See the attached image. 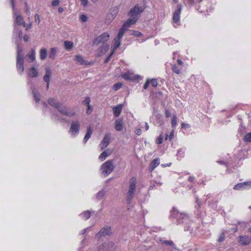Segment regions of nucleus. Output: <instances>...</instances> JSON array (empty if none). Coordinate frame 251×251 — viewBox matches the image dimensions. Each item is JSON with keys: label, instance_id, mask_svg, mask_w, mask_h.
Here are the masks:
<instances>
[{"label": "nucleus", "instance_id": "9b49d317", "mask_svg": "<svg viewBox=\"0 0 251 251\" xmlns=\"http://www.w3.org/2000/svg\"><path fill=\"white\" fill-rule=\"evenodd\" d=\"M239 242L242 245H247L251 242V238L248 236H240Z\"/></svg>", "mask_w": 251, "mask_h": 251}, {"label": "nucleus", "instance_id": "5fc2aeb1", "mask_svg": "<svg viewBox=\"0 0 251 251\" xmlns=\"http://www.w3.org/2000/svg\"><path fill=\"white\" fill-rule=\"evenodd\" d=\"M81 4L84 6H86L88 4V0H80Z\"/></svg>", "mask_w": 251, "mask_h": 251}, {"label": "nucleus", "instance_id": "dca6fc26", "mask_svg": "<svg viewBox=\"0 0 251 251\" xmlns=\"http://www.w3.org/2000/svg\"><path fill=\"white\" fill-rule=\"evenodd\" d=\"M245 187H251V181L238 183L234 186L233 188H242Z\"/></svg>", "mask_w": 251, "mask_h": 251}, {"label": "nucleus", "instance_id": "c03bdc74", "mask_svg": "<svg viewBox=\"0 0 251 251\" xmlns=\"http://www.w3.org/2000/svg\"><path fill=\"white\" fill-rule=\"evenodd\" d=\"M173 70L175 73H176L177 74H179L180 73V70L176 65L173 66Z\"/></svg>", "mask_w": 251, "mask_h": 251}, {"label": "nucleus", "instance_id": "e2e57ef3", "mask_svg": "<svg viewBox=\"0 0 251 251\" xmlns=\"http://www.w3.org/2000/svg\"><path fill=\"white\" fill-rule=\"evenodd\" d=\"M174 131L172 130L170 134V136H169L170 140H171L173 138L174 135Z\"/></svg>", "mask_w": 251, "mask_h": 251}, {"label": "nucleus", "instance_id": "680f3d73", "mask_svg": "<svg viewBox=\"0 0 251 251\" xmlns=\"http://www.w3.org/2000/svg\"><path fill=\"white\" fill-rule=\"evenodd\" d=\"M149 80H148V81H147L145 83V84H144V89H146L148 88V86H149Z\"/></svg>", "mask_w": 251, "mask_h": 251}, {"label": "nucleus", "instance_id": "f03ea898", "mask_svg": "<svg viewBox=\"0 0 251 251\" xmlns=\"http://www.w3.org/2000/svg\"><path fill=\"white\" fill-rule=\"evenodd\" d=\"M114 160H109L103 163L101 166V173L104 175L108 176L114 169L113 165Z\"/></svg>", "mask_w": 251, "mask_h": 251}, {"label": "nucleus", "instance_id": "69168bd1", "mask_svg": "<svg viewBox=\"0 0 251 251\" xmlns=\"http://www.w3.org/2000/svg\"><path fill=\"white\" fill-rule=\"evenodd\" d=\"M11 6H12L13 9H14V0H11Z\"/></svg>", "mask_w": 251, "mask_h": 251}, {"label": "nucleus", "instance_id": "0eeeda50", "mask_svg": "<svg viewBox=\"0 0 251 251\" xmlns=\"http://www.w3.org/2000/svg\"><path fill=\"white\" fill-rule=\"evenodd\" d=\"M131 25L129 24L127 22H126L122 27L120 29L117 37L122 39L126 31L127 30V28Z\"/></svg>", "mask_w": 251, "mask_h": 251}, {"label": "nucleus", "instance_id": "f3484780", "mask_svg": "<svg viewBox=\"0 0 251 251\" xmlns=\"http://www.w3.org/2000/svg\"><path fill=\"white\" fill-rule=\"evenodd\" d=\"M27 61L29 62H32L35 59V51L33 49H31V53L26 55Z\"/></svg>", "mask_w": 251, "mask_h": 251}, {"label": "nucleus", "instance_id": "58836bf2", "mask_svg": "<svg viewBox=\"0 0 251 251\" xmlns=\"http://www.w3.org/2000/svg\"><path fill=\"white\" fill-rule=\"evenodd\" d=\"M225 232H222L220 235V237L219 238V239H218V241L219 242H223L225 241Z\"/></svg>", "mask_w": 251, "mask_h": 251}, {"label": "nucleus", "instance_id": "c85d7f7f", "mask_svg": "<svg viewBox=\"0 0 251 251\" xmlns=\"http://www.w3.org/2000/svg\"><path fill=\"white\" fill-rule=\"evenodd\" d=\"M92 133V130L90 126L88 127L86 133L84 138V141L85 143L88 141V140L90 138Z\"/></svg>", "mask_w": 251, "mask_h": 251}, {"label": "nucleus", "instance_id": "1a4fd4ad", "mask_svg": "<svg viewBox=\"0 0 251 251\" xmlns=\"http://www.w3.org/2000/svg\"><path fill=\"white\" fill-rule=\"evenodd\" d=\"M110 144V135L109 134H105L102 140L101 141L100 146L101 150L105 149Z\"/></svg>", "mask_w": 251, "mask_h": 251}, {"label": "nucleus", "instance_id": "2f4dec72", "mask_svg": "<svg viewBox=\"0 0 251 251\" xmlns=\"http://www.w3.org/2000/svg\"><path fill=\"white\" fill-rule=\"evenodd\" d=\"M159 241L163 244H164L168 246H171V247L175 248V244L173 243V242L171 240H164L162 238H160Z\"/></svg>", "mask_w": 251, "mask_h": 251}, {"label": "nucleus", "instance_id": "5701e85b", "mask_svg": "<svg viewBox=\"0 0 251 251\" xmlns=\"http://www.w3.org/2000/svg\"><path fill=\"white\" fill-rule=\"evenodd\" d=\"M159 164V159H154L150 164L149 170L152 171Z\"/></svg>", "mask_w": 251, "mask_h": 251}, {"label": "nucleus", "instance_id": "423d86ee", "mask_svg": "<svg viewBox=\"0 0 251 251\" xmlns=\"http://www.w3.org/2000/svg\"><path fill=\"white\" fill-rule=\"evenodd\" d=\"M24 59L23 57H20L17 56L16 58V67L18 71H20V73H22L24 71Z\"/></svg>", "mask_w": 251, "mask_h": 251}, {"label": "nucleus", "instance_id": "a18cd8bd", "mask_svg": "<svg viewBox=\"0 0 251 251\" xmlns=\"http://www.w3.org/2000/svg\"><path fill=\"white\" fill-rule=\"evenodd\" d=\"M151 85L154 87H155L157 86L158 85V83H157V80L155 79H152L151 80Z\"/></svg>", "mask_w": 251, "mask_h": 251}, {"label": "nucleus", "instance_id": "37998d69", "mask_svg": "<svg viewBox=\"0 0 251 251\" xmlns=\"http://www.w3.org/2000/svg\"><path fill=\"white\" fill-rule=\"evenodd\" d=\"M244 139L246 141L251 142V132L246 134L244 137Z\"/></svg>", "mask_w": 251, "mask_h": 251}, {"label": "nucleus", "instance_id": "de8ad7c7", "mask_svg": "<svg viewBox=\"0 0 251 251\" xmlns=\"http://www.w3.org/2000/svg\"><path fill=\"white\" fill-rule=\"evenodd\" d=\"M131 34L136 37H140L141 35V33L137 31H132Z\"/></svg>", "mask_w": 251, "mask_h": 251}, {"label": "nucleus", "instance_id": "aec40b11", "mask_svg": "<svg viewBox=\"0 0 251 251\" xmlns=\"http://www.w3.org/2000/svg\"><path fill=\"white\" fill-rule=\"evenodd\" d=\"M123 120L119 119L115 122V129L117 131H121L123 129Z\"/></svg>", "mask_w": 251, "mask_h": 251}, {"label": "nucleus", "instance_id": "e433bc0d", "mask_svg": "<svg viewBox=\"0 0 251 251\" xmlns=\"http://www.w3.org/2000/svg\"><path fill=\"white\" fill-rule=\"evenodd\" d=\"M105 192L103 190L100 191L97 195V199L100 200L103 198Z\"/></svg>", "mask_w": 251, "mask_h": 251}, {"label": "nucleus", "instance_id": "4c0bfd02", "mask_svg": "<svg viewBox=\"0 0 251 251\" xmlns=\"http://www.w3.org/2000/svg\"><path fill=\"white\" fill-rule=\"evenodd\" d=\"M90 212L89 211H85L82 214L83 218L85 220H87L90 217Z\"/></svg>", "mask_w": 251, "mask_h": 251}, {"label": "nucleus", "instance_id": "6e6552de", "mask_svg": "<svg viewBox=\"0 0 251 251\" xmlns=\"http://www.w3.org/2000/svg\"><path fill=\"white\" fill-rule=\"evenodd\" d=\"M80 127V124L78 121L73 122L71 125L70 130L72 132L73 134L75 135L77 134Z\"/></svg>", "mask_w": 251, "mask_h": 251}, {"label": "nucleus", "instance_id": "338daca9", "mask_svg": "<svg viewBox=\"0 0 251 251\" xmlns=\"http://www.w3.org/2000/svg\"><path fill=\"white\" fill-rule=\"evenodd\" d=\"M63 11V8L62 7H59L58 8V12L59 13H62Z\"/></svg>", "mask_w": 251, "mask_h": 251}, {"label": "nucleus", "instance_id": "0e129e2a", "mask_svg": "<svg viewBox=\"0 0 251 251\" xmlns=\"http://www.w3.org/2000/svg\"><path fill=\"white\" fill-rule=\"evenodd\" d=\"M19 37L20 39H21L22 37V32L21 30H20L19 32Z\"/></svg>", "mask_w": 251, "mask_h": 251}, {"label": "nucleus", "instance_id": "39448f33", "mask_svg": "<svg viewBox=\"0 0 251 251\" xmlns=\"http://www.w3.org/2000/svg\"><path fill=\"white\" fill-rule=\"evenodd\" d=\"M113 246V242L103 243L98 247V251H109Z\"/></svg>", "mask_w": 251, "mask_h": 251}, {"label": "nucleus", "instance_id": "c756f323", "mask_svg": "<svg viewBox=\"0 0 251 251\" xmlns=\"http://www.w3.org/2000/svg\"><path fill=\"white\" fill-rule=\"evenodd\" d=\"M189 221V217L183 214H180L178 218V222L180 223H183L184 222H187Z\"/></svg>", "mask_w": 251, "mask_h": 251}, {"label": "nucleus", "instance_id": "3c124183", "mask_svg": "<svg viewBox=\"0 0 251 251\" xmlns=\"http://www.w3.org/2000/svg\"><path fill=\"white\" fill-rule=\"evenodd\" d=\"M34 18H35V22L37 23L38 24H39L40 22V18H39V16L38 15V14H35Z\"/></svg>", "mask_w": 251, "mask_h": 251}, {"label": "nucleus", "instance_id": "4be33fe9", "mask_svg": "<svg viewBox=\"0 0 251 251\" xmlns=\"http://www.w3.org/2000/svg\"><path fill=\"white\" fill-rule=\"evenodd\" d=\"M32 94L36 102H38L40 100V94L35 88H32Z\"/></svg>", "mask_w": 251, "mask_h": 251}, {"label": "nucleus", "instance_id": "7ed1b4c3", "mask_svg": "<svg viewBox=\"0 0 251 251\" xmlns=\"http://www.w3.org/2000/svg\"><path fill=\"white\" fill-rule=\"evenodd\" d=\"M109 34L107 32H104L100 35L95 38L93 45H98L100 43L105 44V42L108 40Z\"/></svg>", "mask_w": 251, "mask_h": 251}, {"label": "nucleus", "instance_id": "ea45409f", "mask_svg": "<svg viewBox=\"0 0 251 251\" xmlns=\"http://www.w3.org/2000/svg\"><path fill=\"white\" fill-rule=\"evenodd\" d=\"M122 86V84L121 82H118L114 84L113 88L114 90L117 91Z\"/></svg>", "mask_w": 251, "mask_h": 251}, {"label": "nucleus", "instance_id": "4d7b16f0", "mask_svg": "<svg viewBox=\"0 0 251 251\" xmlns=\"http://www.w3.org/2000/svg\"><path fill=\"white\" fill-rule=\"evenodd\" d=\"M29 37L27 35H25L23 39L25 42H28L29 41Z\"/></svg>", "mask_w": 251, "mask_h": 251}, {"label": "nucleus", "instance_id": "ddd939ff", "mask_svg": "<svg viewBox=\"0 0 251 251\" xmlns=\"http://www.w3.org/2000/svg\"><path fill=\"white\" fill-rule=\"evenodd\" d=\"M57 109H58L59 112H60L61 114L63 115L69 116L70 117L73 116L74 115V113H71L70 112H69L67 111V109L65 107L59 105Z\"/></svg>", "mask_w": 251, "mask_h": 251}, {"label": "nucleus", "instance_id": "09e8293b", "mask_svg": "<svg viewBox=\"0 0 251 251\" xmlns=\"http://www.w3.org/2000/svg\"><path fill=\"white\" fill-rule=\"evenodd\" d=\"M22 52V50L20 48L19 46H18L17 56H19L20 57H23L22 55L21 54Z\"/></svg>", "mask_w": 251, "mask_h": 251}, {"label": "nucleus", "instance_id": "b1692460", "mask_svg": "<svg viewBox=\"0 0 251 251\" xmlns=\"http://www.w3.org/2000/svg\"><path fill=\"white\" fill-rule=\"evenodd\" d=\"M75 60L80 65L87 64L86 61L84 59L83 56L80 55H76Z\"/></svg>", "mask_w": 251, "mask_h": 251}, {"label": "nucleus", "instance_id": "8fccbe9b", "mask_svg": "<svg viewBox=\"0 0 251 251\" xmlns=\"http://www.w3.org/2000/svg\"><path fill=\"white\" fill-rule=\"evenodd\" d=\"M163 136L160 135L156 140V143L158 144H160L162 143Z\"/></svg>", "mask_w": 251, "mask_h": 251}, {"label": "nucleus", "instance_id": "f8f14e48", "mask_svg": "<svg viewBox=\"0 0 251 251\" xmlns=\"http://www.w3.org/2000/svg\"><path fill=\"white\" fill-rule=\"evenodd\" d=\"M181 10V5H179L178 6V8H177V10H176V11L175 12V13H174L173 21L174 23H177L179 21Z\"/></svg>", "mask_w": 251, "mask_h": 251}, {"label": "nucleus", "instance_id": "c9c22d12", "mask_svg": "<svg viewBox=\"0 0 251 251\" xmlns=\"http://www.w3.org/2000/svg\"><path fill=\"white\" fill-rule=\"evenodd\" d=\"M91 101L90 98L89 97H87L85 98V100L82 102L83 104H86L88 106V109L86 111L87 114H89V110L90 108V102Z\"/></svg>", "mask_w": 251, "mask_h": 251}, {"label": "nucleus", "instance_id": "79ce46f5", "mask_svg": "<svg viewBox=\"0 0 251 251\" xmlns=\"http://www.w3.org/2000/svg\"><path fill=\"white\" fill-rule=\"evenodd\" d=\"M122 77L125 80H131L132 79V78L130 76V75L128 74H127V73H125L123 75H122Z\"/></svg>", "mask_w": 251, "mask_h": 251}, {"label": "nucleus", "instance_id": "473e14b6", "mask_svg": "<svg viewBox=\"0 0 251 251\" xmlns=\"http://www.w3.org/2000/svg\"><path fill=\"white\" fill-rule=\"evenodd\" d=\"M135 189H129L127 195V201L128 203H130V201L133 198L135 193Z\"/></svg>", "mask_w": 251, "mask_h": 251}, {"label": "nucleus", "instance_id": "6e6d98bb", "mask_svg": "<svg viewBox=\"0 0 251 251\" xmlns=\"http://www.w3.org/2000/svg\"><path fill=\"white\" fill-rule=\"evenodd\" d=\"M141 132H142V130L140 128H138L135 131V133L137 135H140L141 134Z\"/></svg>", "mask_w": 251, "mask_h": 251}, {"label": "nucleus", "instance_id": "bf43d9fd", "mask_svg": "<svg viewBox=\"0 0 251 251\" xmlns=\"http://www.w3.org/2000/svg\"><path fill=\"white\" fill-rule=\"evenodd\" d=\"M165 115H166V117L167 118H169L170 117V115H171V114L169 112V111L168 110H165Z\"/></svg>", "mask_w": 251, "mask_h": 251}, {"label": "nucleus", "instance_id": "864d4df0", "mask_svg": "<svg viewBox=\"0 0 251 251\" xmlns=\"http://www.w3.org/2000/svg\"><path fill=\"white\" fill-rule=\"evenodd\" d=\"M59 2H60V1L59 0H54L52 1L51 4H52V6H57L58 5H59Z\"/></svg>", "mask_w": 251, "mask_h": 251}, {"label": "nucleus", "instance_id": "9d476101", "mask_svg": "<svg viewBox=\"0 0 251 251\" xmlns=\"http://www.w3.org/2000/svg\"><path fill=\"white\" fill-rule=\"evenodd\" d=\"M109 49V45L107 44H103L98 49V54L99 56H102L105 52L107 51Z\"/></svg>", "mask_w": 251, "mask_h": 251}, {"label": "nucleus", "instance_id": "603ef678", "mask_svg": "<svg viewBox=\"0 0 251 251\" xmlns=\"http://www.w3.org/2000/svg\"><path fill=\"white\" fill-rule=\"evenodd\" d=\"M115 18V17L113 16V15L109 13L107 15V18L110 21H112Z\"/></svg>", "mask_w": 251, "mask_h": 251}, {"label": "nucleus", "instance_id": "13d9d810", "mask_svg": "<svg viewBox=\"0 0 251 251\" xmlns=\"http://www.w3.org/2000/svg\"><path fill=\"white\" fill-rule=\"evenodd\" d=\"M186 127H190V125H188V124H186L184 123H182L181 124V127L182 128H185Z\"/></svg>", "mask_w": 251, "mask_h": 251}, {"label": "nucleus", "instance_id": "7c9ffc66", "mask_svg": "<svg viewBox=\"0 0 251 251\" xmlns=\"http://www.w3.org/2000/svg\"><path fill=\"white\" fill-rule=\"evenodd\" d=\"M47 51L46 49H41L40 50V58L42 60H45L47 57Z\"/></svg>", "mask_w": 251, "mask_h": 251}, {"label": "nucleus", "instance_id": "052dcab7", "mask_svg": "<svg viewBox=\"0 0 251 251\" xmlns=\"http://www.w3.org/2000/svg\"><path fill=\"white\" fill-rule=\"evenodd\" d=\"M32 24L31 23L27 25H25L26 30H27L31 28Z\"/></svg>", "mask_w": 251, "mask_h": 251}, {"label": "nucleus", "instance_id": "49530a36", "mask_svg": "<svg viewBox=\"0 0 251 251\" xmlns=\"http://www.w3.org/2000/svg\"><path fill=\"white\" fill-rule=\"evenodd\" d=\"M80 20H81L82 22H85L87 21L88 20V17L86 15H81L80 16Z\"/></svg>", "mask_w": 251, "mask_h": 251}, {"label": "nucleus", "instance_id": "a19ab883", "mask_svg": "<svg viewBox=\"0 0 251 251\" xmlns=\"http://www.w3.org/2000/svg\"><path fill=\"white\" fill-rule=\"evenodd\" d=\"M176 116V115L173 116V119L172 120V126L175 127L177 124Z\"/></svg>", "mask_w": 251, "mask_h": 251}, {"label": "nucleus", "instance_id": "774afa93", "mask_svg": "<svg viewBox=\"0 0 251 251\" xmlns=\"http://www.w3.org/2000/svg\"><path fill=\"white\" fill-rule=\"evenodd\" d=\"M187 0V2L191 4H192L194 2V1L193 0Z\"/></svg>", "mask_w": 251, "mask_h": 251}, {"label": "nucleus", "instance_id": "412c9836", "mask_svg": "<svg viewBox=\"0 0 251 251\" xmlns=\"http://www.w3.org/2000/svg\"><path fill=\"white\" fill-rule=\"evenodd\" d=\"M57 52V49L56 48H52L50 49V52L49 54V58L54 60L55 58Z\"/></svg>", "mask_w": 251, "mask_h": 251}, {"label": "nucleus", "instance_id": "a878e982", "mask_svg": "<svg viewBox=\"0 0 251 251\" xmlns=\"http://www.w3.org/2000/svg\"><path fill=\"white\" fill-rule=\"evenodd\" d=\"M48 101L49 104L56 108H57L59 105L58 102L53 98L49 99Z\"/></svg>", "mask_w": 251, "mask_h": 251}, {"label": "nucleus", "instance_id": "f257e3e1", "mask_svg": "<svg viewBox=\"0 0 251 251\" xmlns=\"http://www.w3.org/2000/svg\"><path fill=\"white\" fill-rule=\"evenodd\" d=\"M145 8L144 6H140L139 5L136 4L130 10L128 13V16L131 18H129L126 22L131 25L135 24L140 18L141 13L144 11Z\"/></svg>", "mask_w": 251, "mask_h": 251}, {"label": "nucleus", "instance_id": "a211bd4d", "mask_svg": "<svg viewBox=\"0 0 251 251\" xmlns=\"http://www.w3.org/2000/svg\"><path fill=\"white\" fill-rule=\"evenodd\" d=\"M28 75L30 77H37L38 76V72L34 67H31L29 69Z\"/></svg>", "mask_w": 251, "mask_h": 251}, {"label": "nucleus", "instance_id": "72a5a7b5", "mask_svg": "<svg viewBox=\"0 0 251 251\" xmlns=\"http://www.w3.org/2000/svg\"><path fill=\"white\" fill-rule=\"evenodd\" d=\"M136 178L135 177H132L130 180L129 182V188L133 189L135 188L136 184Z\"/></svg>", "mask_w": 251, "mask_h": 251}, {"label": "nucleus", "instance_id": "2eb2a0df", "mask_svg": "<svg viewBox=\"0 0 251 251\" xmlns=\"http://www.w3.org/2000/svg\"><path fill=\"white\" fill-rule=\"evenodd\" d=\"M112 153V151L110 149H107L103 151L100 155L99 158L102 161L105 160L107 157L109 156Z\"/></svg>", "mask_w": 251, "mask_h": 251}, {"label": "nucleus", "instance_id": "6ab92c4d", "mask_svg": "<svg viewBox=\"0 0 251 251\" xmlns=\"http://www.w3.org/2000/svg\"><path fill=\"white\" fill-rule=\"evenodd\" d=\"M15 23L18 25H23L24 27L25 26V23L22 17L20 15H17L15 19Z\"/></svg>", "mask_w": 251, "mask_h": 251}, {"label": "nucleus", "instance_id": "f704fd0d", "mask_svg": "<svg viewBox=\"0 0 251 251\" xmlns=\"http://www.w3.org/2000/svg\"><path fill=\"white\" fill-rule=\"evenodd\" d=\"M118 12V8L116 6L112 7L109 10V13L115 17L117 16Z\"/></svg>", "mask_w": 251, "mask_h": 251}, {"label": "nucleus", "instance_id": "4468645a", "mask_svg": "<svg viewBox=\"0 0 251 251\" xmlns=\"http://www.w3.org/2000/svg\"><path fill=\"white\" fill-rule=\"evenodd\" d=\"M51 75V72L49 68H46V74L44 75L43 77L44 80L47 83L50 82V77Z\"/></svg>", "mask_w": 251, "mask_h": 251}, {"label": "nucleus", "instance_id": "bb28decb", "mask_svg": "<svg viewBox=\"0 0 251 251\" xmlns=\"http://www.w3.org/2000/svg\"><path fill=\"white\" fill-rule=\"evenodd\" d=\"M121 38L116 37L113 41V50L118 49L121 45Z\"/></svg>", "mask_w": 251, "mask_h": 251}, {"label": "nucleus", "instance_id": "cd10ccee", "mask_svg": "<svg viewBox=\"0 0 251 251\" xmlns=\"http://www.w3.org/2000/svg\"><path fill=\"white\" fill-rule=\"evenodd\" d=\"M122 110V106L120 105L118 106L114 107L113 111L115 117H118L120 114Z\"/></svg>", "mask_w": 251, "mask_h": 251}, {"label": "nucleus", "instance_id": "393cba45", "mask_svg": "<svg viewBox=\"0 0 251 251\" xmlns=\"http://www.w3.org/2000/svg\"><path fill=\"white\" fill-rule=\"evenodd\" d=\"M64 47L67 50H71L74 47V43L70 41H65L64 42Z\"/></svg>", "mask_w": 251, "mask_h": 251}, {"label": "nucleus", "instance_id": "20e7f679", "mask_svg": "<svg viewBox=\"0 0 251 251\" xmlns=\"http://www.w3.org/2000/svg\"><path fill=\"white\" fill-rule=\"evenodd\" d=\"M112 234V230L110 226H105L96 234V237L100 238L102 236Z\"/></svg>", "mask_w": 251, "mask_h": 251}]
</instances>
